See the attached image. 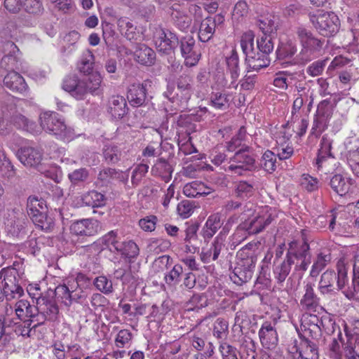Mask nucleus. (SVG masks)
Instances as JSON below:
<instances>
[{
	"instance_id": "nucleus-24",
	"label": "nucleus",
	"mask_w": 359,
	"mask_h": 359,
	"mask_svg": "<svg viewBox=\"0 0 359 359\" xmlns=\"http://www.w3.org/2000/svg\"><path fill=\"white\" fill-rule=\"evenodd\" d=\"M47 293L54 299L56 297L60 300L65 306H70L74 300L79 302L77 291H70L69 287L65 285H60L56 287L55 290L48 291Z\"/></svg>"
},
{
	"instance_id": "nucleus-17",
	"label": "nucleus",
	"mask_w": 359,
	"mask_h": 359,
	"mask_svg": "<svg viewBox=\"0 0 359 359\" xmlns=\"http://www.w3.org/2000/svg\"><path fill=\"white\" fill-rule=\"evenodd\" d=\"M170 16L174 25L181 31H187L191 25V18L186 13L184 6L175 3L170 7Z\"/></svg>"
},
{
	"instance_id": "nucleus-11",
	"label": "nucleus",
	"mask_w": 359,
	"mask_h": 359,
	"mask_svg": "<svg viewBox=\"0 0 359 359\" xmlns=\"http://www.w3.org/2000/svg\"><path fill=\"white\" fill-rule=\"evenodd\" d=\"M89 81V77L84 81L79 79L76 75H69L64 79L62 89L69 93L76 99L83 100L88 93V81Z\"/></svg>"
},
{
	"instance_id": "nucleus-58",
	"label": "nucleus",
	"mask_w": 359,
	"mask_h": 359,
	"mask_svg": "<svg viewBox=\"0 0 359 359\" xmlns=\"http://www.w3.org/2000/svg\"><path fill=\"white\" fill-rule=\"evenodd\" d=\"M359 293V277L353 275V279L350 285L343 290V294L348 299H353Z\"/></svg>"
},
{
	"instance_id": "nucleus-51",
	"label": "nucleus",
	"mask_w": 359,
	"mask_h": 359,
	"mask_svg": "<svg viewBox=\"0 0 359 359\" xmlns=\"http://www.w3.org/2000/svg\"><path fill=\"white\" fill-rule=\"evenodd\" d=\"M255 345L253 341H246L240 350V359H256Z\"/></svg>"
},
{
	"instance_id": "nucleus-52",
	"label": "nucleus",
	"mask_w": 359,
	"mask_h": 359,
	"mask_svg": "<svg viewBox=\"0 0 359 359\" xmlns=\"http://www.w3.org/2000/svg\"><path fill=\"white\" fill-rule=\"evenodd\" d=\"M246 135V129L244 126H241L237 134L234 135L231 141L227 143V150L229 151H234L236 148L241 146L242 141L245 139Z\"/></svg>"
},
{
	"instance_id": "nucleus-40",
	"label": "nucleus",
	"mask_w": 359,
	"mask_h": 359,
	"mask_svg": "<svg viewBox=\"0 0 359 359\" xmlns=\"http://www.w3.org/2000/svg\"><path fill=\"white\" fill-rule=\"evenodd\" d=\"M177 130L178 134H185L189 136L196 131V125L193 123L187 114L180 115L177 121Z\"/></svg>"
},
{
	"instance_id": "nucleus-57",
	"label": "nucleus",
	"mask_w": 359,
	"mask_h": 359,
	"mask_svg": "<svg viewBox=\"0 0 359 359\" xmlns=\"http://www.w3.org/2000/svg\"><path fill=\"white\" fill-rule=\"evenodd\" d=\"M183 273V268L180 264H175L172 270L165 276V280L168 285H175L180 280V277Z\"/></svg>"
},
{
	"instance_id": "nucleus-45",
	"label": "nucleus",
	"mask_w": 359,
	"mask_h": 359,
	"mask_svg": "<svg viewBox=\"0 0 359 359\" xmlns=\"http://www.w3.org/2000/svg\"><path fill=\"white\" fill-rule=\"evenodd\" d=\"M248 226H249L248 225L245 220L237 226L233 234L231 237L232 245H238L241 242L245 241L249 235H252L251 233H250Z\"/></svg>"
},
{
	"instance_id": "nucleus-56",
	"label": "nucleus",
	"mask_w": 359,
	"mask_h": 359,
	"mask_svg": "<svg viewBox=\"0 0 359 359\" xmlns=\"http://www.w3.org/2000/svg\"><path fill=\"white\" fill-rule=\"evenodd\" d=\"M327 118L316 115L311 128V134L316 137L320 136L327 128Z\"/></svg>"
},
{
	"instance_id": "nucleus-8",
	"label": "nucleus",
	"mask_w": 359,
	"mask_h": 359,
	"mask_svg": "<svg viewBox=\"0 0 359 359\" xmlns=\"http://www.w3.org/2000/svg\"><path fill=\"white\" fill-rule=\"evenodd\" d=\"M41 130L53 133L61 137L68 135L67 128L62 117L54 111H46L39 116Z\"/></svg>"
},
{
	"instance_id": "nucleus-3",
	"label": "nucleus",
	"mask_w": 359,
	"mask_h": 359,
	"mask_svg": "<svg viewBox=\"0 0 359 359\" xmlns=\"http://www.w3.org/2000/svg\"><path fill=\"white\" fill-rule=\"evenodd\" d=\"M256 215L252 219H245L252 234H257L266 229L276 217L277 212L274 208L269 206L255 209V205L249 203L244 207L243 215L249 217L254 214Z\"/></svg>"
},
{
	"instance_id": "nucleus-37",
	"label": "nucleus",
	"mask_w": 359,
	"mask_h": 359,
	"mask_svg": "<svg viewBox=\"0 0 359 359\" xmlns=\"http://www.w3.org/2000/svg\"><path fill=\"white\" fill-rule=\"evenodd\" d=\"M230 104V95L222 92H212L210 97V105L216 109L226 110Z\"/></svg>"
},
{
	"instance_id": "nucleus-14",
	"label": "nucleus",
	"mask_w": 359,
	"mask_h": 359,
	"mask_svg": "<svg viewBox=\"0 0 359 359\" xmlns=\"http://www.w3.org/2000/svg\"><path fill=\"white\" fill-rule=\"evenodd\" d=\"M260 342L263 347L273 349L278 344V337L275 327L271 322L265 321L259 330Z\"/></svg>"
},
{
	"instance_id": "nucleus-6",
	"label": "nucleus",
	"mask_w": 359,
	"mask_h": 359,
	"mask_svg": "<svg viewBox=\"0 0 359 359\" xmlns=\"http://www.w3.org/2000/svg\"><path fill=\"white\" fill-rule=\"evenodd\" d=\"M153 41L158 51L165 55L173 53L180 43V39L174 32L161 27L155 28Z\"/></svg>"
},
{
	"instance_id": "nucleus-27",
	"label": "nucleus",
	"mask_w": 359,
	"mask_h": 359,
	"mask_svg": "<svg viewBox=\"0 0 359 359\" xmlns=\"http://www.w3.org/2000/svg\"><path fill=\"white\" fill-rule=\"evenodd\" d=\"M245 62L248 68L257 72L261 69L269 67L271 63V59L270 57H267L257 50L250 53L246 55Z\"/></svg>"
},
{
	"instance_id": "nucleus-50",
	"label": "nucleus",
	"mask_w": 359,
	"mask_h": 359,
	"mask_svg": "<svg viewBox=\"0 0 359 359\" xmlns=\"http://www.w3.org/2000/svg\"><path fill=\"white\" fill-rule=\"evenodd\" d=\"M301 185L309 192L315 191L320 187V182L316 177L304 174L300 180Z\"/></svg>"
},
{
	"instance_id": "nucleus-41",
	"label": "nucleus",
	"mask_w": 359,
	"mask_h": 359,
	"mask_svg": "<svg viewBox=\"0 0 359 359\" xmlns=\"http://www.w3.org/2000/svg\"><path fill=\"white\" fill-rule=\"evenodd\" d=\"M216 28L212 24V22L208 20L207 18L203 19L200 24L199 29H198V39L201 42H208L209 41L213 36L215 32Z\"/></svg>"
},
{
	"instance_id": "nucleus-47",
	"label": "nucleus",
	"mask_w": 359,
	"mask_h": 359,
	"mask_svg": "<svg viewBox=\"0 0 359 359\" xmlns=\"http://www.w3.org/2000/svg\"><path fill=\"white\" fill-rule=\"evenodd\" d=\"M91 207L93 208L92 214L102 216L104 211L102 210L105 205L104 196L97 191H91Z\"/></svg>"
},
{
	"instance_id": "nucleus-16",
	"label": "nucleus",
	"mask_w": 359,
	"mask_h": 359,
	"mask_svg": "<svg viewBox=\"0 0 359 359\" xmlns=\"http://www.w3.org/2000/svg\"><path fill=\"white\" fill-rule=\"evenodd\" d=\"M91 247L97 252L104 250H108L110 252H116L118 248L121 247V241L118 239L117 233L114 231H111L94 242Z\"/></svg>"
},
{
	"instance_id": "nucleus-13",
	"label": "nucleus",
	"mask_w": 359,
	"mask_h": 359,
	"mask_svg": "<svg viewBox=\"0 0 359 359\" xmlns=\"http://www.w3.org/2000/svg\"><path fill=\"white\" fill-rule=\"evenodd\" d=\"M38 312L48 318V320L54 321L57 318L59 308L55 299L48 293L36 299Z\"/></svg>"
},
{
	"instance_id": "nucleus-38",
	"label": "nucleus",
	"mask_w": 359,
	"mask_h": 359,
	"mask_svg": "<svg viewBox=\"0 0 359 359\" xmlns=\"http://www.w3.org/2000/svg\"><path fill=\"white\" fill-rule=\"evenodd\" d=\"M46 209L47 206L43 199L39 198L36 196H30L27 198V212L29 217L35 214L46 211Z\"/></svg>"
},
{
	"instance_id": "nucleus-61",
	"label": "nucleus",
	"mask_w": 359,
	"mask_h": 359,
	"mask_svg": "<svg viewBox=\"0 0 359 359\" xmlns=\"http://www.w3.org/2000/svg\"><path fill=\"white\" fill-rule=\"evenodd\" d=\"M132 333L128 330H120L115 339V344L118 348H123L132 339Z\"/></svg>"
},
{
	"instance_id": "nucleus-53",
	"label": "nucleus",
	"mask_w": 359,
	"mask_h": 359,
	"mask_svg": "<svg viewBox=\"0 0 359 359\" xmlns=\"http://www.w3.org/2000/svg\"><path fill=\"white\" fill-rule=\"evenodd\" d=\"M299 356L302 359H318L317 350L309 341H304L301 344Z\"/></svg>"
},
{
	"instance_id": "nucleus-30",
	"label": "nucleus",
	"mask_w": 359,
	"mask_h": 359,
	"mask_svg": "<svg viewBox=\"0 0 359 359\" xmlns=\"http://www.w3.org/2000/svg\"><path fill=\"white\" fill-rule=\"evenodd\" d=\"M99 65L95 62V56L91 52V95H102L101 87L102 76L100 74Z\"/></svg>"
},
{
	"instance_id": "nucleus-60",
	"label": "nucleus",
	"mask_w": 359,
	"mask_h": 359,
	"mask_svg": "<svg viewBox=\"0 0 359 359\" xmlns=\"http://www.w3.org/2000/svg\"><path fill=\"white\" fill-rule=\"evenodd\" d=\"M157 222V217L154 215L147 216L139 221V226L140 228L148 232H151L155 230Z\"/></svg>"
},
{
	"instance_id": "nucleus-1",
	"label": "nucleus",
	"mask_w": 359,
	"mask_h": 359,
	"mask_svg": "<svg viewBox=\"0 0 359 359\" xmlns=\"http://www.w3.org/2000/svg\"><path fill=\"white\" fill-rule=\"evenodd\" d=\"M310 246L305 238L302 241H293L289 243L285 259L273 268L275 279L282 284L289 275L292 266L294 271L304 273L311 264Z\"/></svg>"
},
{
	"instance_id": "nucleus-2",
	"label": "nucleus",
	"mask_w": 359,
	"mask_h": 359,
	"mask_svg": "<svg viewBox=\"0 0 359 359\" xmlns=\"http://www.w3.org/2000/svg\"><path fill=\"white\" fill-rule=\"evenodd\" d=\"M295 34L300 46V51L294 57L291 64L304 65L318 57L325 44V39L318 37L310 29L298 27Z\"/></svg>"
},
{
	"instance_id": "nucleus-21",
	"label": "nucleus",
	"mask_w": 359,
	"mask_h": 359,
	"mask_svg": "<svg viewBox=\"0 0 359 359\" xmlns=\"http://www.w3.org/2000/svg\"><path fill=\"white\" fill-rule=\"evenodd\" d=\"M313 284L307 283L304 285V294L300 299V306L304 310L314 312L320 307V299L314 292Z\"/></svg>"
},
{
	"instance_id": "nucleus-44",
	"label": "nucleus",
	"mask_w": 359,
	"mask_h": 359,
	"mask_svg": "<svg viewBox=\"0 0 359 359\" xmlns=\"http://www.w3.org/2000/svg\"><path fill=\"white\" fill-rule=\"evenodd\" d=\"M255 36L254 32L249 30L244 32L241 37V46L245 56L250 53L255 51L254 44Z\"/></svg>"
},
{
	"instance_id": "nucleus-18",
	"label": "nucleus",
	"mask_w": 359,
	"mask_h": 359,
	"mask_svg": "<svg viewBox=\"0 0 359 359\" xmlns=\"http://www.w3.org/2000/svg\"><path fill=\"white\" fill-rule=\"evenodd\" d=\"M297 45L292 39L280 41L276 50V59L292 65L290 62H293L294 56L297 55Z\"/></svg>"
},
{
	"instance_id": "nucleus-42",
	"label": "nucleus",
	"mask_w": 359,
	"mask_h": 359,
	"mask_svg": "<svg viewBox=\"0 0 359 359\" xmlns=\"http://www.w3.org/2000/svg\"><path fill=\"white\" fill-rule=\"evenodd\" d=\"M116 252H121L123 256L131 261V259L137 257L140 249L135 242L128 241L121 242V247L118 248Z\"/></svg>"
},
{
	"instance_id": "nucleus-54",
	"label": "nucleus",
	"mask_w": 359,
	"mask_h": 359,
	"mask_svg": "<svg viewBox=\"0 0 359 359\" xmlns=\"http://www.w3.org/2000/svg\"><path fill=\"white\" fill-rule=\"evenodd\" d=\"M94 285L104 294H109L112 292V283L104 276L97 277L94 280Z\"/></svg>"
},
{
	"instance_id": "nucleus-46",
	"label": "nucleus",
	"mask_w": 359,
	"mask_h": 359,
	"mask_svg": "<svg viewBox=\"0 0 359 359\" xmlns=\"http://www.w3.org/2000/svg\"><path fill=\"white\" fill-rule=\"evenodd\" d=\"M274 48L272 36H259L257 39L258 51L269 57Z\"/></svg>"
},
{
	"instance_id": "nucleus-5",
	"label": "nucleus",
	"mask_w": 359,
	"mask_h": 359,
	"mask_svg": "<svg viewBox=\"0 0 359 359\" xmlns=\"http://www.w3.org/2000/svg\"><path fill=\"white\" fill-rule=\"evenodd\" d=\"M176 84V91L168 89L165 93V96L172 102H175L179 107L184 109L193 94L192 77L189 74L183 73L177 79Z\"/></svg>"
},
{
	"instance_id": "nucleus-19",
	"label": "nucleus",
	"mask_w": 359,
	"mask_h": 359,
	"mask_svg": "<svg viewBox=\"0 0 359 359\" xmlns=\"http://www.w3.org/2000/svg\"><path fill=\"white\" fill-rule=\"evenodd\" d=\"M10 121L11 123L18 130L32 135H38L41 133V128L36 122L29 119L20 113L13 114Z\"/></svg>"
},
{
	"instance_id": "nucleus-36",
	"label": "nucleus",
	"mask_w": 359,
	"mask_h": 359,
	"mask_svg": "<svg viewBox=\"0 0 359 359\" xmlns=\"http://www.w3.org/2000/svg\"><path fill=\"white\" fill-rule=\"evenodd\" d=\"M76 280L77 287L74 291H77L79 303L83 304L90 292V278L86 274L79 273Z\"/></svg>"
},
{
	"instance_id": "nucleus-31",
	"label": "nucleus",
	"mask_w": 359,
	"mask_h": 359,
	"mask_svg": "<svg viewBox=\"0 0 359 359\" xmlns=\"http://www.w3.org/2000/svg\"><path fill=\"white\" fill-rule=\"evenodd\" d=\"M15 307V314L20 320H25L26 318L32 319V317H34V313L38 312L37 305H31L27 300L18 301Z\"/></svg>"
},
{
	"instance_id": "nucleus-34",
	"label": "nucleus",
	"mask_w": 359,
	"mask_h": 359,
	"mask_svg": "<svg viewBox=\"0 0 359 359\" xmlns=\"http://www.w3.org/2000/svg\"><path fill=\"white\" fill-rule=\"evenodd\" d=\"M330 186L332 189L340 196L347 194L352 185V180L344 178L341 175H335L330 180Z\"/></svg>"
},
{
	"instance_id": "nucleus-63",
	"label": "nucleus",
	"mask_w": 359,
	"mask_h": 359,
	"mask_svg": "<svg viewBox=\"0 0 359 359\" xmlns=\"http://www.w3.org/2000/svg\"><path fill=\"white\" fill-rule=\"evenodd\" d=\"M190 304L194 306V307H189L188 309L191 310H198L202 308H204L208 304V299L205 294H194L191 300Z\"/></svg>"
},
{
	"instance_id": "nucleus-20",
	"label": "nucleus",
	"mask_w": 359,
	"mask_h": 359,
	"mask_svg": "<svg viewBox=\"0 0 359 359\" xmlns=\"http://www.w3.org/2000/svg\"><path fill=\"white\" fill-rule=\"evenodd\" d=\"M255 266V264L252 259H248L243 262V264H238L234 269L233 278L231 277L233 282L241 285L249 281L252 277Z\"/></svg>"
},
{
	"instance_id": "nucleus-12",
	"label": "nucleus",
	"mask_w": 359,
	"mask_h": 359,
	"mask_svg": "<svg viewBox=\"0 0 359 359\" xmlns=\"http://www.w3.org/2000/svg\"><path fill=\"white\" fill-rule=\"evenodd\" d=\"M14 141H16V144L13 146L11 144V149L14 151L16 157H42L43 153L41 146L36 144L24 140L20 137H15Z\"/></svg>"
},
{
	"instance_id": "nucleus-33",
	"label": "nucleus",
	"mask_w": 359,
	"mask_h": 359,
	"mask_svg": "<svg viewBox=\"0 0 359 359\" xmlns=\"http://www.w3.org/2000/svg\"><path fill=\"white\" fill-rule=\"evenodd\" d=\"M337 279V274L334 271L327 270L320 277L318 283V290L322 294L332 293L334 290V283Z\"/></svg>"
},
{
	"instance_id": "nucleus-49",
	"label": "nucleus",
	"mask_w": 359,
	"mask_h": 359,
	"mask_svg": "<svg viewBox=\"0 0 359 359\" xmlns=\"http://www.w3.org/2000/svg\"><path fill=\"white\" fill-rule=\"evenodd\" d=\"M327 62L328 59L314 61L307 67L306 73L313 77L321 75L327 66Z\"/></svg>"
},
{
	"instance_id": "nucleus-28",
	"label": "nucleus",
	"mask_w": 359,
	"mask_h": 359,
	"mask_svg": "<svg viewBox=\"0 0 359 359\" xmlns=\"http://www.w3.org/2000/svg\"><path fill=\"white\" fill-rule=\"evenodd\" d=\"M222 215L220 213H215L210 215L203 228V236L204 238H211L221 228L222 225Z\"/></svg>"
},
{
	"instance_id": "nucleus-7",
	"label": "nucleus",
	"mask_w": 359,
	"mask_h": 359,
	"mask_svg": "<svg viewBox=\"0 0 359 359\" xmlns=\"http://www.w3.org/2000/svg\"><path fill=\"white\" fill-rule=\"evenodd\" d=\"M20 263L15 262L12 266L7 267L4 271V278L2 280L3 295L7 300L20 297L24 294V290L18 283L19 276L17 266Z\"/></svg>"
},
{
	"instance_id": "nucleus-48",
	"label": "nucleus",
	"mask_w": 359,
	"mask_h": 359,
	"mask_svg": "<svg viewBox=\"0 0 359 359\" xmlns=\"http://www.w3.org/2000/svg\"><path fill=\"white\" fill-rule=\"evenodd\" d=\"M257 26L262 32V36H271L276 32V26L272 19L264 18L257 22Z\"/></svg>"
},
{
	"instance_id": "nucleus-22",
	"label": "nucleus",
	"mask_w": 359,
	"mask_h": 359,
	"mask_svg": "<svg viewBox=\"0 0 359 359\" xmlns=\"http://www.w3.org/2000/svg\"><path fill=\"white\" fill-rule=\"evenodd\" d=\"M129 109L127 102L123 96L113 95L109 100V114L116 119L122 118L128 114Z\"/></svg>"
},
{
	"instance_id": "nucleus-9",
	"label": "nucleus",
	"mask_w": 359,
	"mask_h": 359,
	"mask_svg": "<svg viewBox=\"0 0 359 359\" xmlns=\"http://www.w3.org/2000/svg\"><path fill=\"white\" fill-rule=\"evenodd\" d=\"M150 83L146 80L142 83H134L128 86L127 100L132 107H145L150 101L147 93V84Z\"/></svg>"
},
{
	"instance_id": "nucleus-4",
	"label": "nucleus",
	"mask_w": 359,
	"mask_h": 359,
	"mask_svg": "<svg viewBox=\"0 0 359 359\" xmlns=\"http://www.w3.org/2000/svg\"><path fill=\"white\" fill-rule=\"evenodd\" d=\"M309 18L313 27L324 37L333 36L339 29V19L333 12L322 11L316 14L310 13Z\"/></svg>"
},
{
	"instance_id": "nucleus-25",
	"label": "nucleus",
	"mask_w": 359,
	"mask_h": 359,
	"mask_svg": "<svg viewBox=\"0 0 359 359\" xmlns=\"http://www.w3.org/2000/svg\"><path fill=\"white\" fill-rule=\"evenodd\" d=\"M5 46L10 49V53L1 58L0 66L9 72L18 68V59L16 53H18L20 50L13 41H7L5 43Z\"/></svg>"
},
{
	"instance_id": "nucleus-35",
	"label": "nucleus",
	"mask_w": 359,
	"mask_h": 359,
	"mask_svg": "<svg viewBox=\"0 0 359 359\" xmlns=\"http://www.w3.org/2000/svg\"><path fill=\"white\" fill-rule=\"evenodd\" d=\"M118 27L120 32L129 41H137L140 38L139 32H136V27L128 20L126 18H121L118 20Z\"/></svg>"
},
{
	"instance_id": "nucleus-10",
	"label": "nucleus",
	"mask_w": 359,
	"mask_h": 359,
	"mask_svg": "<svg viewBox=\"0 0 359 359\" xmlns=\"http://www.w3.org/2000/svg\"><path fill=\"white\" fill-rule=\"evenodd\" d=\"M179 45L182 56L184 59V65L187 67L196 65L200 60L201 53L196 50L194 37L191 36L182 37Z\"/></svg>"
},
{
	"instance_id": "nucleus-59",
	"label": "nucleus",
	"mask_w": 359,
	"mask_h": 359,
	"mask_svg": "<svg viewBox=\"0 0 359 359\" xmlns=\"http://www.w3.org/2000/svg\"><path fill=\"white\" fill-rule=\"evenodd\" d=\"M219 351L222 356V359H238L236 354V348L226 342H223L219 345Z\"/></svg>"
},
{
	"instance_id": "nucleus-62",
	"label": "nucleus",
	"mask_w": 359,
	"mask_h": 359,
	"mask_svg": "<svg viewBox=\"0 0 359 359\" xmlns=\"http://www.w3.org/2000/svg\"><path fill=\"white\" fill-rule=\"evenodd\" d=\"M317 157H334V154L332 151V143L325 137H323L321 140Z\"/></svg>"
},
{
	"instance_id": "nucleus-55",
	"label": "nucleus",
	"mask_w": 359,
	"mask_h": 359,
	"mask_svg": "<svg viewBox=\"0 0 359 359\" xmlns=\"http://www.w3.org/2000/svg\"><path fill=\"white\" fill-rule=\"evenodd\" d=\"M194 204L193 202L188 200L181 201L177 207L178 215L184 218L189 217L194 212Z\"/></svg>"
},
{
	"instance_id": "nucleus-29",
	"label": "nucleus",
	"mask_w": 359,
	"mask_h": 359,
	"mask_svg": "<svg viewBox=\"0 0 359 359\" xmlns=\"http://www.w3.org/2000/svg\"><path fill=\"white\" fill-rule=\"evenodd\" d=\"M224 247V242L222 238H215L212 243L210 248L206 251H203L201 255V259L203 263H210L215 261Z\"/></svg>"
},
{
	"instance_id": "nucleus-23",
	"label": "nucleus",
	"mask_w": 359,
	"mask_h": 359,
	"mask_svg": "<svg viewBox=\"0 0 359 359\" xmlns=\"http://www.w3.org/2000/svg\"><path fill=\"white\" fill-rule=\"evenodd\" d=\"M134 57L137 62L145 66H151L156 61L154 50L144 43L136 45Z\"/></svg>"
},
{
	"instance_id": "nucleus-43",
	"label": "nucleus",
	"mask_w": 359,
	"mask_h": 359,
	"mask_svg": "<svg viewBox=\"0 0 359 359\" xmlns=\"http://www.w3.org/2000/svg\"><path fill=\"white\" fill-rule=\"evenodd\" d=\"M227 69L231 74V77L236 80L240 75L239 57L236 49H233L231 55L226 59Z\"/></svg>"
},
{
	"instance_id": "nucleus-15",
	"label": "nucleus",
	"mask_w": 359,
	"mask_h": 359,
	"mask_svg": "<svg viewBox=\"0 0 359 359\" xmlns=\"http://www.w3.org/2000/svg\"><path fill=\"white\" fill-rule=\"evenodd\" d=\"M4 85L14 93L27 95L29 88L24 78L15 71L9 72L4 79Z\"/></svg>"
},
{
	"instance_id": "nucleus-32",
	"label": "nucleus",
	"mask_w": 359,
	"mask_h": 359,
	"mask_svg": "<svg viewBox=\"0 0 359 359\" xmlns=\"http://www.w3.org/2000/svg\"><path fill=\"white\" fill-rule=\"evenodd\" d=\"M90 224V219H85L76 221L74 222L71 226L70 230L71 232L74 234H76L77 236H81L82 238H79L77 241L78 244H81V248H88V245H83L85 242L84 240H87L88 237V226Z\"/></svg>"
},
{
	"instance_id": "nucleus-64",
	"label": "nucleus",
	"mask_w": 359,
	"mask_h": 359,
	"mask_svg": "<svg viewBox=\"0 0 359 359\" xmlns=\"http://www.w3.org/2000/svg\"><path fill=\"white\" fill-rule=\"evenodd\" d=\"M23 6L25 11L31 14H39L43 9L39 0H25Z\"/></svg>"
},
{
	"instance_id": "nucleus-39",
	"label": "nucleus",
	"mask_w": 359,
	"mask_h": 359,
	"mask_svg": "<svg viewBox=\"0 0 359 359\" xmlns=\"http://www.w3.org/2000/svg\"><path fill=\"white\" fill-rule=\"evenodd\" d=\"M30 219L36 226L46 231H51L54 226V220L47 215L46 211L35 214Z\"/></svg>"
},
{
	"instance_id": "nucleus-26",
	"label": "nucleus",
	"mask_w": 359,
	"mask_h": 359,
	"mask_svg": "<svg viewBox=\"0 0 359 359\" xmlns=\"http://www.w3.org/2000/svg\"><path fill=\"white\" fill-rule=\"evenodd\" d=\"M331 260L332 255L330 250L327 248L321 249L316 254L310 271V276L314 278L317 277Z\"/></svg>"
}]
</instances>
